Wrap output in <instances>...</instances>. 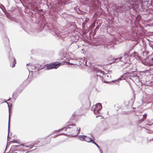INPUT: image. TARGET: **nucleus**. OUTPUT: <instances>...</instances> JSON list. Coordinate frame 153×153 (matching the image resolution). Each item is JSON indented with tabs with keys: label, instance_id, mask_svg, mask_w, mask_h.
<instances>
[{
	"label": "nucleus",
	"instance_id": "24",
	"mask_svg": "<svg viewBox=\"0 0 153 153\" xmlns=\"http://www.w3.org/2000/svg\"><path fill=\"white\" fill-rule=\"evenodd\" d=\"M6 102L7 103V104L8 105V107L9 114L10 113L11 114V108L10 107V105L6 101H4V102Z\"/></svg>",
	"mask_w": 153,
	"mask_h": 153
},
{
	"label": "nucleus",
	"instance_id": "46",
	"mask_svg": "<svg viewBox=\"0 0 153 153\" xmlns=\"http://www.w3.org/2000/svg\"><path fill=\"white\" fill-rule=\"evenodd\" d=\"M105 76H106L107 77H108H108H111V75H110V76H109V75H106V76L105 75Z\"/></svg>",
	"mask_w": 153,
	"mask_h": 153
},
{
	"label": "nucleus",
	"instance_id": "33",
	"mask_svg": "<svg viewBox=\"0 0 153 153\" xmlns=\"http://www.w3.org/2000/svg\"><path fill=\"white\" fill-rule=\"evenodd\" d=\"M9 133L10 132H8V135L7 136V139L8 141L9 140H10V137L9 136Z\"/></svg>",
	"mask_w": 153,
	"mask_h": 153
},
{
	"label": "nucleus",
	"instance_id": "18",
	"mask_svg": "<svg viewBox=\"0 0 153 153\" xmlns=\"http://www.w3.org/2000/svg\"><path fill=\"white\" fill-rule=\"evenodd\" d=\"M122 58V57L120 56L114 59V61L113 62V63H117L120 61H121V59Z\"/></svg>",
	"mask_w": 153,
	"mask_h": 153
},
{
	"label": "nucleus",
	"instance_id": "8",
	"mask_svg": "<svg viewBox=\"0 0 153 153\" xmlns=\"http://www.w3.org/2000/svg\"><path fill=\"white\" fill-rule=\"evenodd\" d=\"M134 71H132L131 72H127L124 74V76H125L126 78H129L130 79H131V78L132 77H137V78H139V76H138L135 75L134 74Z\"/></svg>",
	"mask_w": 153,
	"mask_h": 153
},
{
	"label": "nucleus",
	"instance_id": "51",
	"mask_svg": "<svg viewBox=\"0 0 153 153\" xmlns=\"http://www.w3.org/2000/svg\"><path fill=\"white\" fill-rule=\"evenodd\" d=\"M0 9H1L4 12L3 10V9L2 8L0 7Z\"/></svg>",
	"mask_w": 153,
	"mask_h": 153
},
{
	"label": "nucleus",
	"instance_id": "22",
	"mask_svg": "<svg viewBox=\"0 0 153 153\" xmlns=\"http://www.w3.org/2000/svg\"><path fill=\"white\" fill-rule=\"evenodd\" d=\"M19 95V94H18L16 92H14L12 95L13 98L14 96H15V100H16V98L18 97Z\"/></svg>",
	"mask_w": 153,
	"mask_h": 153
},
{
	"label": "nucleus",
	"instance_id": "37",
	"mask_svg": "<svg viewBox=\"0 0 153 153\" xmlns=\"http://www.w3.org/2000/svg\"><path fill=\"white\" fill-rule=\"evenodd\" d=\"M59 136V134H56V135H55L54 136H52V137H54V138H56V137H58Z\"/></svg>",
	"mask_w": 153,
	"mask_h": 153
},
{
	"label": "nucleus",
	"instance_id": "19",
	"mask_svg": "<svg viewBox=\"0 0 153 153\" xmlns=\"http://www.w3.org/2000/svg\"><path fill=\"white\" fill-rule=\"evenodd\" d=\"M22 146H25V145L24 143H23L20 144V145H13L11 147V149H14L18 147H20Z\"/></svg>",
	"mask_w": 153,
	"mask_h": 153
},
{
	"label": "nucleus",
	"instance_id": "13",
	"mask_svg": "<svg viewBox=\"0 0 153 153\" xmlns=\"http://www.w3.org/2000/svg\"><path fill=\"white\" fill-rule=\"evenodd\" d=\"M128 56H133L135 58H138L139 56V55L137 52L135 51L132 52V54H130L129 53Z\"/></svg>",
	"mask_w": 153,
	"mask_h": 153
},
{
	"label": "nucleus",
	"instance_id": "45",
	"mask_svg": "<svg viewBox=\"0 0 153 153\" xmlns=\"http://www.w3.org/2000/svg\"><path fill=\"white\" fill-rule=\"evenodd\" d=\"M100 151V153H103V152H102V150L100 149H100H98Z\"/></svg>",
	"mask_w": 153,
	"mask_h": 153
},
{
	"label": "nucleus",
	"instance_id": "16",
	"mask_svg": "<svg viewBox=\"0 0 153 153\" xmlns=\"http://www.w3.org/2000/svg\"><path fill=\"white\" fill-rule=\"evenodd\" d=\"M85 140L84 141H85L88 143H92L93 140V139L89 137H88L87 136H86V137H85Z\"/></svg>",
	"mask_w": 153,
	"mask_h": 153
},
{
	"label": "nucleus",
	"instance_id": "6",
	"mask_svg": "<svg viewBox=\"0 0 153 153\" xmlns=\"http://www.w3.org/2000/svg\"><path fill=\"white\" fill-rule=\"evenodd\" d=\"M118 42V41L117 39L114 38L110 42L105 45L103 47L105 49L106 48L107 49H108L110 48L111 47L113 46V45L117 44Z\"/></svg>",
	"mask_w": 153,
	"mask_h": 153
},
{
	"label": "nucleus",
	"instance_id": "7",
	"mask_svg": "<svg viewBox=\"0 0 153 153\" xmlns=\"http://www.w3.org/2000/svg\"><path fill=\"white\" fill-rule=\"evenodd\" d=\"M102 108V104L99 103H97L95 105V108L94 109V114H97V113L100 114V111Z\"/></svg>",
	"mask_w": 153,
	"mask_h": 153
},
{
	"label": "nucleus",
	"instance_id": "49",
	"mask_svg": "<svg viewBox=\"0 0 153 153\" xmlns=\"http://www.w3.org/2000/svg\"><path fill=\"white\" fill-rule=\"evenodd\" d=\"M148 126H151L153 125V123H152L151 124H149L148 125Z\"/></svg>",
	"mask_w": 153,
	"mask_h": 153
},
{
	"label": "nucleus",
	"instance_id": "25",
	"mask_svg": "<svg viewBox=\"0 0 153 153\" xmlns=\"http://www.w3.org/2000/svg\"><path fill=\"white\" fill-rule=\"evenodd\" d=\"M65 128L66 127H64L60 129H59L58 130H56L55 131V133H57V132L58 131H62L64 129H65Z\"/></svg>",
	"mask_w": 153,
	"mask_h": 153
},
{
	"label": "nucleus",
	"instance_id": "31",
	"mask_svg": "<svg viewBox=\"0 0 153 153\" xmlns=\"http://www.w3.org/2000/svg\"><path fill=\"white\" fill-rule=\"evenodd\" d=\"M19 147H18L17 148H14V149H12L15 151H19Z\"/></svg>",
	"mask_w": 153,
	"mask_h": 153
},
{
	"label": "nucleus",
	"instance_id": "5",
	"mask_svg": "<svg viewBox=\"0 0 153 153\" xmlns=\"http://www.w3.org/2000/svg\"><path fill=\"white\" fill-rule=\"evenodd\" d=\"M140 19L141 16L140 15L138 14L137 16H135L133 15L129 17V20H126L125 21L126 23L128 24L133 23L134 22H135V20H139Z\"/></svg>",
	"mask_w": 153,
	"mask_h": 153
},
{
	"label": "nucleus",
	"instance_id": "11",
	"mask_svg": "<svg viewBox=\"0 0 153 153\" xmlns=\"http://www.w3.org/2000/svg\"><path fill=\"white\" fill-rule=\"evenodd\" d=\"M26 23L24 22L23 23L21 24V28L25 32H27V33H29L26 27Z\"/></svg>",
	"mask_w": 153,
	"mask_h": 153
},
{
	"label": "nucleus",
	"instance_id": "43",
	"mask_svg": "<svg viewBox=\"0 0 153 153\" xmlns=\"http://www.w3.org/2000/svg\"><path fill=\"white\" fill-rule=\"evenodd\" d=\"M13 143H17V140H15L14 139H13Z\"/></svg>",
	"mask_w": 153,
	"mask_h": 153
},
{
	"label": "nucleus",
	"instance_id": "12",
	"mask_svg": "<svg viewBox=\"0 0 153 153\" xmlns=\"http://www.w3.org/2000/svg\"><path fill=\"white\" fill-rule=\"evenodd\" d=\"M125 76H124V74L122 75L117 80H114L112 81V82L114 83H116V82H117V83H116V84H117L118 83H119V82H118L119 80H123L125 79Z\"/></svg>",
	"mask_w": 153,
	"mask_h": 153
},
{
	"label": "nucleus",
	"instance_id": "3",
	"mask_svg": "<svg viewBox=\"0 0 153 153\" xmlns=\"http://www.w3.org/2000/svg\"><path fill=\"white\" fill-rule=\"evenodd\" d=\"M61 64L62 63L60 62H55L47 64L46 69L45 66L41 68L39 67L38 69H37V67H36L35 69H37V71L43 69H44L45 70H49L53 69H56L59 67V65Z\"/></svg>",
	"mask_w": 153,
	"mask_h": 153
},
{
	"label": "nucleus",
	"instance_id": "4",
	"mask_svg": "<svg viewBox=\"0 0 153 153\" xmlns=\"http://www.w3.org/2000/svg\"><path fill=\"white\" fill-rule=\"evenodd\" d=\"M9 44H8V47L7 48V51L8 52V59L10 65L12 63V67L13 68L15 66L16 61V59L13 56V54L11 51V48L9 47Z\"/></svg>",
	"mask_w": 153,
	"mask_h": 153
},
{
	"label": "nucleus",
	"instance_id": "63",
	"mask_svg": "<svg viewBox=\"0 0 153 153\" xmlns=\"http://www.w3.org/2000/svg\"><path fill=\"white\" fill-rule=\"evenodd\" d=\"M29 71V73H30V71Z\"/></svg>",
	"mask_w": 153,
	"mask_h": 153
},
{
	"label": "nucleus",
	"instance_id": "55",
	"mask_svg": "<svg viewBox=\"0 0 153 153\" xmlns=\"http://www.w3.org/2000/svg\"><path fill=\"white\" fill-rule=\"evenodd\" d=\"M149 19L147 20V22H148L150 21H149Z\"/></svg>",
	"mask_w": 153,
	"mask_h": 153
},
{
	"label": "nucleus",
	"instance_id": "14",
	"mask_svg": "<svg viewBox=\"0 0 153 153\" xmlns=\"http://www.w3.org/2000/svg\"><path fill=\"white\" fill-rule=\"evenodd\" d=\"M51 141V139L50 138H49L47 140H45V141L44 140L42 141V145L39 146H42V145L44 144H46L49 143Z\"/></svg>",
	"mask_w": 153,
	"mask_h": 153
},
{
	"label": "nucleus",
	"instance_id": "10",
	"mask_svg": "<svg viewBox=\"0 0 153 153\" xmlns=\"http://www.w3.org/2000/svg\"><path fill=\"white\" fill-rule=\"evenodd\" d=\"M134 33L132 31H129L127 33V39L128 40H132L133 39V36L135 35H134Z\"/></svg>",
	"mask_w": 153,
	"mask_h": 153
},
{
	"label": "nucleus",
	"instance_id": "41",
	"mask_svg": "<svg viewBox=\"0 0 153 153\" xmlns=\"http://www.w3.org/2000/svg\"><path fill=\"white\" fill-rule=\"evenodd\" d=\"M10 116H11V114L10 113L9 114V122H10Z\"/></svg>",
	"mask_w": 153,
	"mask_h": 153
},
{
	"label": "nucleus",
	"instance_id": "38",
	"mask_svg": "<svg viewBox=\"0 0 153 153\" xmlns=\"http://www.w3.org/2000/svg\"><path fill=\"white\" fill-rule=\"evenodd\" d=\"M112 73V71L111 70H109L108 71V72L107 73V74H111Z\"/></svg>",
	"mask_w": 153,
	"mask_h": 153
},
{
	"label": "nucleus",
	"instance_id": "47",
	"mask_svg": "<svg viewBox=\"0 0 153 153\" xmlns=\"http://www.w3.org/2000/svg\"><path fill=\"white\" fill-rule=\"evenodd\" d=\"M11 98L9 97V98L6 101V102H7V101H9L10 100H11Z\"/></svg>",
	"mask_w": 153,
	"mask_h": 153
},
{
	"label": "nucleus",
	"instance_id": "20",
	"mask_svg": "<svg viewBox=\"0 0 153 153\" xmlns=\"http://www.w3.org/2000/svg\"><path fill=\"white\" fill-rule=\"evenodd\" d=\"M76 124L75 123H72V124H71L68 126H67L66 127H66L65 128V131H66V129L68 128H71V127H70V126H76Z\"/></svg>",
	"mask_w": 153,
	"mask_h": 153
},
{
	"label": "nucleus",
	"instance_id": "28",
	"mask_svg": "<svg viewBox=\"0 0 153 153\" xmlns=\"http://www.w3.org/2000/svg\"><path fill=\"white\" fill-rule=\"evenodd\" d=\"M82 63L83 65L87 66H88L87 64V62L86 60H85V59H84V61H83V62H82Z\"/></svg>",
	"mask_w": 153,
	"mask_h": 153
},
{
	"label": "nucleus",
	"instance_id": "15",
	"mask_svg": "<svg viewBox=\"0 0 153 153\" xmlns=\"http://www.w3.org/2000/svg\"><path fill=\"white\" fill-rule=\"evenodd\" d=\"M76 116V115L75 114V113L73 114L71 116V117H70L68 122L70 123H72V121L75 120L74 118H75Z\"/></svg>",
	"mask_w": 153,
	"mask_h": 153
},
{
	"label": "nucleus",
	"instance_id": "27",
	"mask_svg": "<svg viewBox=\"0 0 153 153\" xmlns=\"http://www.w3.org/2000/svg\"><path fill=\"white\" fill-rule=\"evenodd\" d=\"M138 44V43H136L135 44H134L132 46V47H131V49L129 51V53L132 50H133L134 49V48L135 47V46L137 45Z\"/></svg>",
	"mask_w": 153,
	"mask_h": 153
},
{
	"label": "nucleus",
	"instance_id": "32",
	"mask_svg": "<svg viewBox=\"0 0 153 153\" xmlns=\"http://www.w3.org/2000/svg\"><path fill=\"white\" fill-rule=\"evenodd\" d=\"M19 151L20 152H24V150L23 148H19Z\"/></svg>",
	"mask_w": 153,
	"mask_h": 153
},
{
	"label": "nucleus",
	"instance_id": "42",
	"mask_svg": "<svg viewBox=\"0 0 153 153\" xmlns=\"http://www.w3.org/2000/svg\"><path fill=\"white\" fill-rule=\"evenodd\" d=\"M152 61V63L151 64H153V57H152L151 59V60H150L149 61Z\"/></svg>",
	"mask_w": 153,
	"mask_h": 153
},
{
	"label": "nucleus",
	"instance_id": "54",
	"mask_svg": "<svg viewBox=\"0 0 153 153\" xmlns=\"http://www.w3.org/2000/svg\"><path fill=\"white\" fill-rule=\"evenodd\" d=\"M105 6H106L105 7H106V8H107V9H108V8H107V7H108V6H107V5H106Z\"/></svg>",
	"mask_w": 153,
	"mask_h": 153
},
{
	"label": "nucleus",
	"instance_id": "61",
	"mask_svg": "<svg viewBox=\"0 0 153 153\" xmlns=\"http://www.w3.org/2000/svg\"><path fill=\"white\" fill-rule=\"evenodd\" d=\"M0 24H1V22H0Z\"/></svg>",
	"mask_w": 153,
	"mask_h": 153
},
{
	"label": "nucleus",
	"instance_id": "2",
	"mask_svg": "<svg viewBox=\"0 0 153 153\" xmlns=\"http://www.w3.org/2000/svg\"><path fill=\"white\" fill-rule=\"evenodd\" d=\"M124 3H122L117 6L116 5H114L112 6V8L114 11H119L121 9L123 10H128L132 9L135 10L136 9L139 10L140 8L143 5V0H125Z\"/></svg>",
	"mask_w": 153,
	"mask_h": 153
},
{
	"label": "nucleus",
	"instance_id": "36",
	"mask_svg": "<svg viewBox=\"0 0 153 153\" xmlns=\"http://www.w3.org/2000/svg\"><path fill=\"white\" fill-rule=\"evenodd\" d=\"M101 73L104 75H105L107 74V73H105L104 71H101Z\"/></svg>",
	"mask_w": 153,
	"mask_h": 153
},
{
	"label": "nucleus",
	"instance_id": "58",
	"mask_svg": "<svg viewBox=\"0 0 153 153\" xmlns=\"http://www.w3.org/2000/svg\"><path fill=\"white\" fill-rule=\"evenodd\" d=\"M25 152V153H27V152Z\"/></svg>",
	"mask_w": 153,
	"mask_h": 153
},
{
	"label": "nucleus",
	"instance_id": "60",
	"mask_svg": "<svg viewBox=\"0 0 153 153\" xmlns=\"http://www.w3.org/2000/svg\"><path fill=\"white\" fill-rule=\"evenodd\" d=\"M12 105V103H11V104H10V105H11H11Z\"/></svg>",
	"mask_w": 153,
	"mask_h": 153
},
{
	"label": "nucleus",
	"instance_id": "62",
	"mask_svg": "<svg viewBox=\"0 0 153 153\" xmlns=\"http://www.w3.org/2000/svg\"><path fill=\"white\" fill-rule=\"evenodd\" d=\"M100 76V77H101V76H99H99Z\"/></svg>",
	"mask_w": 153,
	"mask_h": 153
},
{
	"label": "nucleus",
	"instance_id": "44",
	"mask_svg": "<svg viewBox=\"0 0 153 153\" xmlns=\"http://www.w3.org/2000/svg\"><path fill=\"white\" fill-rule=\"evenodd\" d=\"M80 130H81L80 128H79L78 129V133H79V132H80Z\"/></svg>",
	"mask_w": 153,
	"mask_h": 153
},
{
	"label": "nucleus",
	"instance_id": "50",
	"mask_svg": "<svg viewBox=\"0 0 153 153\" xmlns=\"http://www.w3.org/2000/svg\"><path fill=\"white\" fill-rule=\"evenodd\" d=\"M69 64H71V65H76V64H73V63H70L69 62Z\"/></svg>",
	"mask_w": 153,
	"mask_h": 153
},
{
	"label": "nucleus",
	"instance_id": "53",
	"mask_svg": "<svg viewBox=\"0 0 153 153\" xmlns=\"http://www.w3.org/2000/svg\"><path fill=\"white\" fill-rule=\"evenodd\" d=\"M14 151H15L14 150H13H13L12 151V153H13Z\"/></svg>",
	"mask_w": 153,
	"mask_h": 153
},
{
	"label": "nucleus",
	"instance_id": "56",
	"mask_svg": "<svg viewBox=\"0 0 153 153\" xmlns=\"http://www.w3.org/2000/svg\"><path fill=\"white\" fill-rule=\"evenodd\" d=\"M22 90H21V91L20 92H19V94H20V93L21 92H22Z\"/></svg>",
	"mask_w": 153,
	"mask_h": 153
},
{
	"label": "nucleus",
	"instance_id": "34",
	"mask_svg": "<svg viewBox=\"0 0 153 153\" xmlns=\"http://www.w3.org/2000/svg\"><path fill=\"white\" fill-rule=\"evenodd\" d=\"M147 114H145L143 115V118L144 120L146 119V118L147 117Z\"/></svg>",
	"mask_w": 153,
	"mask_h": 153
},
{
	"label": "nucleus",
	"instance_id": "29",
	"mask_svg": "<svg viewBox=\"0 0 153 153\" xmlns=\"http://www.w3.org/2000/svg\"><path fill=\"white\" fill-rule=\"evenodd\" d=\"M92 143L96 145V146L98 148V149H100V146L98 145V144L96 143L95 141L93 140V141L92 142Z\"/></svg>",
	"mask_w": 153,
	"mask_h": 153
},
{
	"label": "nucleus",
	"instance_id": "40",
	"mask_svg": "<svg viewBox=\"0 0 153 153\" xmlns=\"http://www.w3.org/2000/svg\"><path fill=\"white\" fill-rule=\"evenodd\" d=\"M149 45L150 46V47L151 48H152V49L153 50V45L151 43H150L149 44Z\"/></svg>",
	"mask_w": 153,
	"mask_h": 153
},
{
	"label": "nucleus",
	"instance_id": "59",
	"mask_svg": "<svg viewBox=\"0 0 153 153\" xmlns=\"http://www.w3.org/2000/svg\"><path fill=\"white\" fill-rule=\"evenodd\" d=\"M91 137H92L93 138V137L92 136V135H91Z\"/></svg>",
	"mask_w": 153,
	"mask_h": 153
},
{
	"label": "nucleus",
	"instance_id": "23",
	"mask_svg": "<svg viewBox=\"0 0 153 153\" xmlns=\"http://www.w3.org/2000/svg\"><path fill=\"white\" fill-rule=\"evenodd\" d=\"M135 100V97L134 95L133 97V98H132L131 100H130V103H131V104H133Z\"/></svg>",
	"mask_w": 153,
	"mask_h": 153
},
{
	"label": "nucleus",
	"instance_id": "9",
	"mask_svg": "<svg viewBox=\"0 0 153 153\" xmlns=\"http://www.w3.org/2000/svg\"><path fill=\"white\" fill-rule=\"evenodd\" d=\"M42 140V138H38L33 143V145H30L28 146L25 145L24 146L27 148H32L34 146H35L36 144H37L39 142L41 141Z\"/></svg>",
	"mask_w": 153,
	"mask_h": 153
},
{
	"label": "nucleus",
	"instance_id": "64",
	"mask_svg": "<svg viewBox=\"0 0 153 153\" xmlns=\"http://www.w3.org/2000/svg\"><path fill=\"white\" fill-rule=\"evenodd\" d=\"M15 153H17V152H15Z\"/></svg>",
	"mask_w": 153,
	"mask_h": 153
},
{
	"label": "nucleus",
	"instance_id": "39",
	"mask_svg": "<svg viewBox=\"0 0 153 153\" xmlns=\"http://www.w3.org/2000/svg\"><path fill=\"white\" fill-rule=\"evenodd\" d=\"M9 123L10 122H8V132H10V126H9Z\"/></svg>",
	"mask_w": 153,
	"mask_h": 153
},
{
	"label": "nucleus",
	"instance_id": "48",
	"mask_svg": "<svg viewBox=\"0 0 153 153\" xmlns=\"http://www.w3.org/2000/svg\"><path fill=\"white\" fill-rule=\"evenodd\" d=\"M149 133H153V131H150Z\"/></svg>",
	"mask_w": 153,
	"mask_h": 153
},
{
	"label": "nucleus",
	"instance_id": "1",
	"mask_svg": "<svg viewBox=\"0 0 153 153\" xmlns=\"http://www.w3.org/2000/svg\"><path fill=\"white\" fill-rule=\"evenodd\" d=\"M43 9H36L33 11L32 16L36 18V21L40 24L41 27L47 30H51L52 34L54 36L58 37L59 39L62 38V33L54 27L52 24L46 22L45 17H43Z\"/></svg>",
	"mask_w": 153,
	"mask_h": 153
},
{
	"label": "nucleus",
	"instance_id": "21",
	"mask_svg": "<svg viewBox=\"0 0 153 153\" xmlns=\"http://www.w3.org/2000/svg\"><path fill=\"white\" fill-rule=\"evenodd\" d=\"M97 5L99 8L101 7V2L98 0H97Z\"/></svg>",
	"mask_w": 153,
	"mask_h": 153
},
{
	"label": "nucleus",
	"instance_id": "30",
	"mask_svg": "<svg viewBox=\"0 0 153 153\" xmlns=\"http://www.w3.org/2000/svg\"><path fill=\"white\" fill-rule=\"evenodd\" d=\"M111 29V30H112V27H111V26H107V32L108 31V30H110V29Z\"/></svg>",
	"mask_w": 153,
	"mask_h": 153
},
{
	"label": "nucleus",
	"instance_id": "52",
	"mask_svg": "<svg viewBox=\"0 0 153 153\" xmlns=\"http://www.w3.org/2000/svg\"><path fill=\"white\" fill-rule=\"evenodd\" d=\"M100 116V115H99L98 114V116H96V118H97V117H99V116Z\"/></svg>",
	"mask_w": 153,
	"mask_h": 153
},
{
	"label": "nucleus",
	"instance_id": "57",
	"mask_svg": "<svg viewBox=\"0 0 153 153\" xmlns=\"http://www.w3.org/2000/svg\"><path fill=\"white\" fill-rule=\"evenodd\" d=\"M29 64H27V65H27H27H29Z\"/></svg>",
	"mask_w": 153,
	"mask_h": 153
},
{
	"label": "nucleus",
	"instance_id": "35",
	"mask_svg": "<svg viewBox=\"0 0 153 153\" xmlns=\"http://www.w3.org/2000/svg\"><path fill=\"white\" fill-rule=\"evenodd\" d=\"M59 134V136L61 135H66V136L67 135H68V134H66L64 133H60V134Z\"/></svg>",
	"mask_w": 153,
	"mask_h": 153
},
{
	"label": "nucleus",
	"instance_id": "17",
	"mask_svg": "<svg viewBox=\"0 0 153 153\" xmlns=\"http://www.w3.org/2000/svg\"><path fill=\"white\" fill-rule=\"evenodd\" d=\"M78 137L81 140L84 141L85 140V137H86V136L85 135H79L78 136Z\"/></svg>",
	"mask_w": 153,
	"mask_h": 153
},
{
	"label": "nucleus",
	"instance_id": "26",
	"mask_svg": "<svg viewBox=\"0 0 153 153\" xmlns=\"http://www.w3.org/2000/svg\"><path fill=\"white\" fill-rule=\"evenodd\" d=\"M104 2L103 4L105 6L106 5V4L108 3V1L107 0H101Z\"/></svg>",
	"mask_w": 153,
	"mask_h": 153
}]
</instances>
